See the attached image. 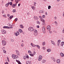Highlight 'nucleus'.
<instances>
[{
    "label": "nucleus",
    "mask_w": 64,
    "mask_h": 64,
    "mask_svg": "<svg viewBox=\"0 0 64 64\" xmlns=\"http://www.w3.org/2000/svg\"><path fill=\"white\" fill-rule=\"evenodd\" d=\"M45 17H46V16H45V15H43L42 17L41 16H40V20L41 22H43L42 25H44V24H45V20H44L43 19V18H45Z\"/></svg>",
    "instance_id": "nucleus-1"
},
{
    "label": "nucleus",
    "mask_w": 64,
    "mask_h": 64,
    "mask_svg": "<svg viewBox=\"0 0 64 64\" xmlns=\"http://www.w3.org/2000/svg\"><path fill=\"white\" fill-rule=\"evenodd\" d=\"M42 30L43 33L45 34L46 33V31H45V28L44 26H43L42 28Z\"/></svg>",
    "instance_id": "nucleus-2"
},
{
    "label": "nucleus",
    "mask_w": 64,
    "mask_h": 64,
    "mask_svg": "<svg viewBox=\"0 0 64 64\" xmlns=\"http://www.w3.org/2000/svg\"><path fill=\"white\" fill-rule=\"evenodd\" d=\"M28 30L30 31H33L34 30V28L32 27H30L28 28Z\"/></svg>",
    "instance_id": "nucleus-3"
},
{
    "label": "nucleus",
    "mask_w": 64,
    "mask_h": 64,
    "mask_svg": "<svg viewBox=\"0 0 64 64\" xmlns=\"http://www.w3.org/2000/svg\"><path fill=\"white\" fill-rule=\"evenodd\" d=\"M2 44L3 46H5L6 44V42L4 40H2Z\"/></svg>",
    "instance_id": "nucleus-4"
},
{
    "label": "nucleus",
    "mask_w": 64,
    "mask_h": 64,
    "mask_svg": "<svg viewBox=\"0 0 64 64\" xmlns=\"http://www.w3.org/2000/svg\"><path fill=\"white\" fill-rule=\"evenodd\" d=\"M1 33H2V34H6V32L5 31V30H2L1 31Z\"/></svg>",
    "instance_id": "nucleus-5"
},
{
    "label": "nucleus",
    "mask_w": 64,
    "mask_h": 64,
    "mask_svg": "<svg viewBox=\"0 0 64 64\" xmlns=\"http://www.w3.org/2000/svg\"><path fill=\"white\" fill-rule=\"evenodd\" d=\"M15 35L16 36H18V35H19L20 34V33H19V32L17 31L16 32H14Z\"/></svg>",
    "instance_id": "nucleus-6"
},
{
    "label": "nucleus",
    "mask_w": 64,
    "mask_h": 64,
    "mask_svg": "<svg viewBox=\"0 0 64 64\" xmlns=\"http://www.w3.org/2000/svg\"><path fill=\"white\" fill-rule=\"evenodd\" d=\"M47 29L48 30H51V26H50V25H48L47 26Z\"/></svg>",
    "instance_id": "nucleus-7"
},
{
    "label": "nucleus",
    "mask_w": 64,
    "mask_h": 64,
    "mask_svg": "<svg viewBox=\"0 0 64 64\" xmlns=\"http://www.w3.org/2000/svg\"><path fill=\"white\" fill-rule=\"evenodd\" d=\"M60 42H61V40H58V46H59L60 44Z\"/></svg>",
    "instance_id": "nucleus-8"
},
{
    "label": "nucleus",
    "mask_w": 64,
    "mask_h": 64,
    "mask_svg": "<svg viewBox=\"0 0 64 64\" xmlns=\"http://www.w3.org/2000/svg\"><path fill=\"white\" fill-rule=\"evenodd\" d=\"M51 42L52 44H53V45H54V46L56 45V44H55V42H54V41L52 40H51Z\"/></svg>",
    "instance_id": "nucleus-9"
},
{
    "label": "nucleus",
    "mask_w": 64,
    "mask_h": 64,
    "mask_svg": "<svg viewBox=\"0 0 64 64\" xmlns=\"http://www.w3.org/2000/svg\"><path fill=\"white\" fill-rule=\"evenodd\" d=\"M56 62L57 63L59 64L60 63V60L58 59L56 60Z\"/></svg>",
    "instance_id": "nucleus-10"
},
{
    "label": "nucleus",
    "mask_w": 64,
    "mask_h": 64,
    "mask_svg": "<svg viewBox=\"0 0 64 64\" xmlns=\"http://www.w3.org/2000/svg\"><path fill=\"white\" fill-rule=\"evenodd\" d=\"M34 19H35V20H38V17L37 16H34Z\"/></svg>",
    "instance_id": "nucleus-11"
},
{
    "label": "nucleus",
    "mask_w": 64,
    "mask_h": 64,
    "mask_svg": "<svg viewBox=\"0 0 64 64\" xmlns=\"http://www.w3.org/2000/svg\"><path fill=\"white\" fill-rule=\"evenodd\" d=\"M46 62V60H42V63H45Z\"/></svg>",
    "instance_id": "nucleus-12"
},
{
    "label": "nucleus",
    "mask_w": 64,
    "mask_h": 64,
    "mask_svg": "<svg viewBox=\"0 0 64 64\" xmlns=\"http://www.w3.org/2000/svg\"><path fill=\"white\" fill-rule=\"evenodd\" d=\"M16 53L17 54H18V56H20V54H19V52L18 50H16Z\"/></svg>",
    "instance_id": "nucleus-13"
},
{
    "label": "nucleus",
    "mask_w": 64,
    "mask_h": 64,
    "mask_svg": "<svg viewBox=\"0 0 64 64\" xmlns=\"http://www.w3.org/2000/svg\"><path fill=\"white\" fill-rule=\"evenodd\" d=\"M51 58L53 60L54 62H56V60L54 58L52 57Z\"/></svg>",
    "instance_id": "nucleus-14"
},
{
    "label": "nucleus",
    "mask_w": 64,
    "mask_h": 64,
    "mask_svg": "<svg viewBox=\"0 0 64 64\" xmlns=\"http://www.w3.org/2000/svg\"><path fill=\"white\" fill-rule=\"evenodd\" d=\"M47 51L48 52H50L51 51V50L50 48H48L47 50Z\"/></svg>",
    "instance_id": "nucleus-15"
},
{
    "label": "nucleus",
    "mask_w": 64,
    "mask_h": 64,
    "mask_svg": "<svg viewBox=\"0 0 64 64\" xmlns=\"http://www.w3.org/2000/svg\"><path fill=\"white\" fill-rule=\"evenodd\" d=\"M64 42H62L61 43L60 45L61 46H62V47H63V46L64 45Z\"/></svg>",
    "instance_id": "nucleus-16"
},
{
    "label": "nucleus",
    "mask_w": 64,
    "mask_h": 64,
    "mask_svg": "<svg viewBox=\"0 0 64 64\" xmlns=\"http://www.w3.org/2000/svg\"><path fill=\"white\" fill-rule=\"evenodd\" d=\"M26 64H31V63H30V62L29 61H26Z\"/></svg>",
    "instance_id": "nucleus-17"
},
{
    "label": "nucleus",
    "mask_w": 64,
    "mask_h": 64,
    "mask_svg": "<svg viewBox=\"0 0 64 64\" xmlns=\"http://www.w3.org/2000/svg\"><path fill=\"white\" fill-rule=\"evenodd\" d=\"M20 27L21 28H24V26H22V24H20Z\"/></svg>",
    "instance_id": "nucleus-18"
},
{
    "label": "nucleus",
    "mask_w": 64,
    "mask_h": 64,
    "mask_svg": "<svg viewBox=\"0 0 64 64\" xmlns=\"http://www.w3.org/2000/svg\"><path fill=\"white\" fill-rule=\"evenodd\" d=\"M42 45L43 46H45V45H46V43L45 42H42Z\"/></svg>",
    "instance_id": "nucleus-19"
},
{
    "label": "nucleus",
    "mask_w": 64,
    "mask_h": 64,
    "mask_svg": "<svg viewBox=\"0 0 64 64\" xmlns=\"http://www.w3.org/2000/svg\"><path fill=\"white\" fill-rule=\"evenodd\" d=\"M54 23L56 25V26H57L58 25V23H57V22L55 21L54 22Z\"/></svg>",
    "instance_id": "nucleus-20"
},
{
    "label": "nucleus",
    "mask_w": 64,
    "mask_h": 64,
    "mask_svg": "<svg viewBox=\"0 0 64 64\" xmlns=\"http://www.w3.org/2000/svg\"><path fill=\"white\" fill-rule=\"evenodd\" d=\"M30 45H31L32 46V47H35V45H35V44H32V43H31V44H30Z\"/></svg>",
    "instance_id": "nucleus-21"
},
{
    "label": "nucleus",
    "mask_w": 64,
    "mask_h": 64,
    "mask_svg": "<svg viewBox=\"0 0 64 64\" xmlns=\"http://www.w3.org/2000/svg\"><path fill=\"white\" fill-rule=\"evenodd\" d=\"M9 28V27H8V26H4L3 27V28H4V29H5V28H6L7 29V28Z\"/></svg>",
    "instance_id": "nucleus-22"
},
{
    "label": "nucleus",
    "mask_w": 64,
    "mask_h": 64,
    "mask_svg": "<svg viewBox=\"0 0 64 64\" xmlns=\"http://www.w3.org/2000/svg\"><path fill=\"white\" fill-rule=\"evenodd\" d=\"M12 58H13L14 59H15V57H16V56L15 55H13L12 56Z\"/></svg>",
    "instance_id": "nucleus-23"
},
{
    "label": "nucleus",
    "mask_w": 64,
    "mask_h": 64,
    "mask_svg": "<svg viewBox=\"0 0 64 64\" xmlns=\"http://www.w3.org/2000/svg\"><path fill=\"white\" fill-rule=\"evenodd\" d=\"M60 55L61 57H63V55H64L63 53L61 52L60 54Z\"/></svg>",
    "instance_id": "nucleus-24"
},
{
    "label": "nucleus",
    "mask_w": 64,
    "mask_h": 64,
    "mask_svg": "<svg viewBox=\"0 0 64 64\" xmlns=\"http://www.w3.org/2000/svg\"><path fill=\"white\" fill-rule=\"evenodd\" d=\"M18 31L20 32V33H22V32H23V31L21 29H19L18 30Z\"/></svg>",
    "instance_id": "nucleus-25"
},
{
    "label": "nucleus",
    "mask_w": 64,
    "mask_h": 64,
    "mask_svg": "<svg viewBox=\"0 0 64 64\" xmlns=\"http://www.w3.org/2000/svg\"><path fill=\"white\" fill-rule=\"evenodd\" d=\"M9 5V2H8V3H7L6 4V6L8 7Z\"/></svg>",
    "instance_id": "nucleus-26"
},
{
    "label": "nucleus",
    "mask_w": 64,
    "mask_h": 64,
    "mask_svg": "<svg viewBox=\"0 0 64 64\" xmlns=\"http://www.w3.org/2000/svg\"><path fill=\"white\" fill-rule=\"evenodd\" d=\"M35 46H36V47H38V49H40V46H39L38 45H35Z\"/></svg>",
    "instance_id": "nucleus-27"
},
{
    "label": "nucleus",
    "mask_w": 64,
    "mask_h": 64,
    "mask_svg": "<svg viewBox=\"0 0 64 64\" xmlns=\"http://www.w3.org/2000/svg\"><path fill=\"white\" fill-rule=\"evenodd\" d=\"M32 8L33 10H35V7L34 6H32Z\"/></svg>",
    "instance_id": "nucleus-28"
},
{
    "label": "nucleus",
    "mask_w": 64,
    "mask_h": 64,
    "mask_svg": "<svg viewBox=\"0 0 64 64\" xmlns=\"http://www.w3.org/2000/svg\"><path fill=\"white\" fill-rule=\"evenodd\" d=\"M51 8V6H48V9H50Z\"/></svg>",
    "instance_id": "nucleus-29"
},
{
    "label": "nucleus",
    "mask_w": 64,
    "mask_h": 64,
    "mask_svg": "<svg viewBox=\"0 0 64 64\" xmlns=\"http://www.w3.org/2000/svg\"><path fill=\"white\" fill-rule=\"evenodd\" d=\"M44 12V10H40V13H43Z\"/></svg>",
    "instance_id": "nucleus-30"
},
{
    "label": "nucleus",
    "mask_w": 64,
    "mask_h": 64,
    "mask_svg": "<svg viewBox=\"0 0 64 64\" xmlns=\"http://www.w3.org/2000/svg\"><path fill=\"white\" fill-rule=\"evenodd\" d=\"M13 17V16H10L9 18V19H11Z\"/></svg>",
    "instance_id": "nucleus-31"
},
{
    "label": "nucleus",
    "mask_w": 64,
    "mask_h": 64,
    "mask_svg": "<svg viewBox=\"0 0 64 64\" xmlns=\"http://www.w3.org/2000/svg\"><path fill=\"white\" fill-rule=\"evenodd\" d=\"M40 61H41L42 59L43 56H40Z\"/></svg>",
    "instance_id": "nucleus-32"
},
{
    "label": "nucleus",
    "mask_w": 64,
    "mask_h": 64,
    "mask_svg": "<svg viewBox=\"0 0 64 64\" xmlns=\"http://www.w3.org/2000/svg\"><path fill=\"white\" fill-rule=\"evenodd\" d=\"M33 31L34 32H35L36 33V32H37V30H34Z\"/></svg>",
    "instance_id": "nucleus-33"
},
{
    "label": "nucleus",
    "mask_w": 64,
    "mask_h": 64,
    "mask_svg": "<svg viewBox=\"0 0 64 64\" xmlns=\"http://www.w3.org/2000/svg\"><path fill=\"white\" fill-rule=\"evenodd\" d=\"M42 49L44 50H46V48L45 46L42 47Z\"/></svg>",
    "instance_id": "nucleus-34"
},
{
    "label": "nucleus",
    "mask_w": 64,
    "mask_h": 64,
    "mask_svg": "<svg viewBox=\"0 0 64 64\" xmlns=\"http://www.w3.org/2000/svg\"><path fill=\"white\" fill-rule=\"evenodd\" d=\"M38 61H40V56H39L38 57Z\"/></svg>",
    "instance_id": "nucleus-35"
},
{
    "label": "nucleus",
    "mask_w": 64,
    "mask_h": 64,
    "mask_svg": "<svg viewBox=\"0 0 64 64\" xmlns=\"http://www.w3.org/2000/svg\"><path fill=\"white\" fill-rule=\"evenodd\" d=\"M9 4L10 6L12 5V2H10H10H9Z\"/></svg>",
    "instance_id": "nucleus-36"
},
{
    "label": "nucleus",
    "mask_w": 64,
    "mask_h": 64,
    "mask_svg": "<svg viewBox=\"0 0 64 64\" xmlns=\"http://www.w3.org/2000/svg\"><path fill=\"white\" fill-rule=\"evenodd\" d=\"M14 20L16 22V21H17V20H18V18H16Z\"/></svg>",
    "instance_id": "nucleus-37"
},
{
    "label": "nucleus",
    "mask_w": 64,
    "mask_h": 64,
    "mask_svg": "<svg viewBox=\"0 0 64 64\" xmlns=\"http://www.w3.org/2000/svg\"><path fill=\"white\" fill-rule=\"evenodd\" d=\"M12 11L13 12H16V10L14 9Z\"/></svg>",
    "instance_id": "nucleus-38"
},
{
    "label": "nucleus",
    "mask_w": 64,
    "mask_h": 64,
    "mask_svg": "<svg viewBox=\"0 0 64 64\" xmlns=\"http://www.w3.org/2000/svg\"><path fill=\"white\" fill-rule=\"evenodd\" d=\"M49 33L50 34H52V31H49Z\"/></svg>",
    "instance_id": "nucleus-39"
},
{
    "label": "nucleus",
    "mask_w": 64,
    "mask_h": 64,
    "mask_svg": "<svg viewBox=\"0 0 64 64\" xmlns=\"http://www.w3.org/2000/svg\"><path fill=\"white\" fill-rule=\"evenodd\" d=\"M28 53H29L30 54H31V51H30V50H28Z\"/></svg>",
    "instance_id": "nucleus-40"
},
{
    "label": "nucleus",
    "mask_w": 64,
    "mask_h": 64,
    "mask_svg": "<svg viewBox=\"0 0 64 64\" xmlns=\"http://www.w3.org/2000/svg\"><path fill=\"white\" fill-rule=\"evenodd\" d=\"M36 23L37 24H40V22H39L38 21H37L36 22Z\"/></svg>",
    "instance_id": "nucleus-41"
},
{
    "label": "nucleus",
    "mask_w": 64,
    "mask_h": 64,
    "mask_svg": "<svg viewBox=\"0 0 64 64\" xmlns=\"http://www.w3.org/2000/svg\"><path fill=\"white\" fill-rule=\"evenodd\" d=\"M10 28L12 29V28H13V27H8V29H10Z\"/></svg>",
    "instance_id": "nucleus-42"
},
{
    "label": "nucleus",
    "mask_w": 64,
    "mask_h": 64,
    "mask_svg": "<svg viewBox=\"0 0 64 64\" xmlns=\"http://www.w3.org/2000/svg\"><path fill=\"white\" fill-rule=\"evenodd\" d=\"M24 60L26 59V57L25 56H24Z\"/></svg>",
    "instance_id": "nucleus-43"
},
{
    "label": "nucleus",
    "mask_w": 64,
    "mask_h": 64,
    "mask_svg": "<svg viewBox=\"0 0 64 64\" xmlns=\"http://www.w3.org/2000/svg\"><path fill=\"white\" fill-rule=\"evenodd\" d=\"M57 18V17L56 16H55L54 17V18L55 19V20H56Z\"/></svg>",
    "instance_id": "nucleus-44"
},
{
    "label": "nucleus",
    "mask_w": 64,
    "mask_h": 64,
    "mask_svg": "<svg viewBox=\"0 0 64 64\" xmlns=\"http://www.w3.org/2000/svg\"><path fill=\"white\" fill-rule=\"evenodd\" d=\"M3 51L4 53H6V50H3Z\"/></svg>",
    "instance_id": "nucleus-45"
},
{
    "label": "nucleus",
    "mask_w": 64,
    "mask_h": 64,
    "mask_svg": "<svg viewBox=\"0 0 64 64\" xmlns=\"http://www.w3.org/2000/svg\"><path fill=\"white\" fill-rule=\"evenodd\" d=\"M3 17L4 18H5L6 17V15L4 14L3 15Z\"/></svg>",
    "instance_id": "nucleus-46"
},
{
    "label": "nucleus",
    "mask_w": 64,
    "mask_h": 64,
    "mask_svg": "<svg viewBox=\"0 0 64 64\" xmlns=\"http://www.w3.org/2000/svg\"><path fill=\"white\" fill-rule=\"evenodd\" d=\"M36 27L37 28H39V27H40V26H39L38 25H37L36 26Z\"/></svg>",
    "instance_id": "nucleus-47"
},
{
    "label": "nucleus",
    "mask_w": 64,
    "mask_h": 64,
    "mask_svg": "<svg viewBox=\"0 0 64 64\" xmlns=\"http://www.w3.org/2000/svg\"><path fill=\"white\" fill-rule=\"evenodd\" d=\"M5 48L4 47L2 48V50H3V51H4V50H5Z\"/></svg>",
    "instance_id": "nucleus-48"
},
{
    "label": "nucleus",
    "mask_w": 64,
    "mask_h": 64,
    "mask_svg": "<svg viewBox=\"0 0 64 64\" xmlns=\"http://www.w3.org/2000/svg\"><path fill=\"white\" fill-rule=\"evenodd\" d=\"M26 58H27V59H29V56H26Z\"/></svg>",
    "instance_id": "nucleus-49"
},
{
    "label": "nucleus",
    "mask_w": 64,
    "mask_h": 64,
    "mask_svg": "<svg viewBox=\"0 0 64 64\" xmlns=\"http://www.w3.org/2000/svg\"><path fill=\"white\" fill-rule=\"evenodd\" d=\"M30 56H34V54H31Z\"/></svg>",
    "instance_id": "nucleus-50"
},
{
    "label": "nucleus",
    "mask_w": 64,
    "mask_h": 64,
    "mask_svg": "<svg viewBox=\"0 0 64 64\" xmlns=\"http://www.w3.org/2000/svg\"><path fill=\"white\" fill-rule=\"evenodd\" d=\"M34 55H35V54H36V52H35V51H34Z\"/></svg>",
    "instance_id": "nucleus-51"
},
{
    "label": "nucleus",
    "mask_w": 64,
    "mask_h": 64,
    "mask_svg": "<svg viewBox=\"0 0 64 64\" xmlns=\"http://www.w3.org/2000/svg\"><path fill=\"white\" fill-rule=\"evenodd\" d=\"M62 32L63 33H64V28L63 29L62 31Z\"/></svg>",
    "instance_id": "nucleus-52"
},
{
    "label": "nucleus",
    "mask_w": 64,
    "mask_h": 64,
    "mask_svg": "<svg viewBox=\"0 0 64 64\" xmlns=\"http://www.w3.org/2000/svg\"><path fill=\"white\" fill-rule=\"evenodd\" d=\"M13 5L14 7H16V5H15V4H13Z\"/></svg>",
    "instance_id": "nucleus-53"
},
{
    "label": "nucleus",
    "mask_w": 64,
    "mask_h": 64,
    "mask_svg": "<svg viewBox=\"0 0 64 64\" xmlns=\"http://www.w3.org/2000/svg\"><path fill=\"white\" fill-rule=\"evenodd\" d=\"M45 14L46 15H47V12H45Z\"/></svg>",
    "instance_id": "nucleus-54"
},
{
    "label": "nucleus",
    "mask_w": 64,
    "mask_h": 64,
    "mask_svg": "<svg viewBox=\"0 0 64 64\" xmlns=\"http://www.w3.org/2000/svg\"><path fill=\"white\" fill-rule=\"evenodd\" d=\"M12 7H13V8H15V6H14L13 5H12Z\"/></svg>",
    "instance_id": "nucleus-55"
},
{
    "label": "nucleus",
    "mask_w": 64,
    "mask_h": 64,
    "mask_svg": "<svg viewBox=\"0 0 64 64\" xmlns=\"http://www.w3.org/2000/svg\"><path fill=\"white\" fill-rule=\"evenodd\" d=\"M21 46H22V47H23V44H21Z\"/></svg>",
    "instance_id": "nucleus-56"
},
{
    "label": "nucleus",
    "mask_w": 64,
    "mask_h": 64,
    "mask_svg": "<svg viewBox=\"0 0 64 64\" xmlns=\"http://www.w3.org/2000/svg\"><path fill=\"white\" fill-rule=\"evenodd\" d=\"M7 16L8 17H9V16H10V15H9V14H7Z\"/></svg>",
    "instance_id": "nucleus-57"
},
{
    "label": "nucleus",
    "mask_w": 64,
    "mask_h": 64,
    "mask_svg": "<svg viewBox=\"0 0 64 64\" xmlns=\"http://www.w3.org/2000/svg\"><path fill=\"white\" fill-rule=\"evenodd\" d=\"M21 5V4H18V6H20V5Z\"/></svg>",
    "instance_id": "nucleus-58"
},
{
    "label": "nucleus",
    "mask_w": 64,
    "mask_h": 64,
    "mask_svg": "<svg viewBox=\"0 0 64 64\" xmlns=\"http://www.w3.org/2000/svg\"><path fill=\"white\" fill-rule=\"evenodd\" d=\"M12 42H14V39H12Z\"/></svg>",
    "instance_id": "nucleus-59"
},
{
    "label": "nucleus",
    "mask_w": 64,
    "mask_h": 64,
    "mask_svg": "<svg viewBox=\"0 0 64 64\" xmlns=\"http://www.w3.org/2000/svg\"><path fill=\"white\" fill-rule=\"evenodd\" d=\"M8 25L9 26H11V25H10V23H9V24H8Z\"/></svg>",
    "instance_id": "nucleus-60"
},
{
    "label": "nucleus",
    "mask_w": 64,
    "mask_h": 64,
    "mask_svg": "<svg viewBox=\"0 0 64 64\" xmlns=\"http://www.w3.org/2000/svg\"><path fill=\"white\" fill-rule=\"evenodd\" d=\"M4 10H2V14H3V13H4Z\"/></svg>",
    "instance_id": "nucleus-61"
},
{
    "label": "nucleus",
    "mask_w": 64,
    "mask_h": 64,
    "mask_svg": "<svg viewBox=\"0 0 64 64\" xmlns=\"http://www.w3.org/2000/svg\"><path fill=\"white\" fill-rule=\"evenodd\" d=\"M43 1L44 2H46V1H47V0H43Z\"/></svg>",
    "instance_id": "nucleus-62"
},
{
    "label": "nucleus",
    "mask_w": 64,
    "mask_h": 64,
    "mask_svg": "<svg viewBox=\"0 0 64 64\" xmlns=\"http://www.w3.org/2000/svg\"><path fill=\"white\" fill-rule=\"evenodd\" d=\"M8 64V62H6L5 63V64Z\"/></svg>",
    "instance_id": "nucleus-63"
},
{
    "label": "nucleus",
    "mask_w": 64,
    "mask_h": 64,
    "mask_svg": "<svg viewBox=\"0 0 64 64\" xmlns=\"http://www.w3.org/2000/svg\"><path fill=\"white\" fill-rule=\"evenodd\" d=\"M63 17H64V12H63Z\"/></svg>",
    "instance_id": "nucleus-64"
}]
</instances>
